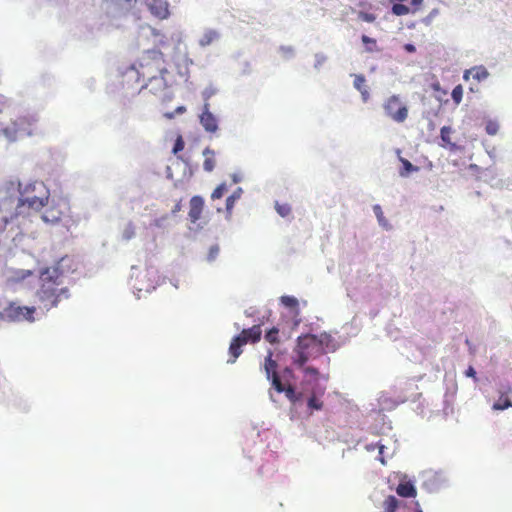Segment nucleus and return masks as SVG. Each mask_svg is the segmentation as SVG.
<instances>
[{
  "mask_svg": "<svg viewBox=\"0 0 512 512\" xmlns=\"http://www.w3.org/2000/svg\"><path fill=\"white\" fill-rule=\"evenodd\" d=\"M167 117H168V118H172V117H173V114H167Z\"/></svg>",
  "mask_w": 512,
  "mask_h": 512,
  "instance_id": "52",
  "label": "nucleus"
},
{
  "mask_svg": "<svg viewBox=\"0 0 512 512\" xmlns=\"http://www.w3.org/2000/svg\"><path fill=\"white\" fill-rule=\"evenodd\" d=\"M278 335H279V329L276 327H273L269 331L266 332L264 338L270 344H278L280 342Z\"/></svg>",
  "mask_w": 512,
  "mask_h": 512,
  "instance_id": "27",
  "label": "nucleus"
},
{
  "mask_svg": "<svg viewBox=\"0 0 512 512\" xmlns=\"http://www.w3.org/2000/svg\"><path fill=\"white\" fill-rule=\"evenodd\" d=\"M218 37L217 32L209 30L201 37L199 43L201 46L210 45Z\"/></svg>",
  "mask_w": 512,
  "mask_h": 512,
  "instance_id": "28",
  "label": "nucleus"
},
{
  "mask_svg": "<svg viewBox=\"0 0 512 512\" xmlns=\"http://www.w3.org/2000/svg\"><path fill=\"white\" fill-rule=\"evenodd\" d=\"M353 84H354V87L360 92L363 101L367 102L370 97V93H369L368 87L366 85L365 76L362 74L354 75V83Z\"/></svg>",
  "mask_w": 512,
  "mask_h": 512,
  "instance_id": "19",
  "label": "nucleus"
},
{
  "mask_svg": "<svg viewBox=\"0 0 512 512\" xmlns=\"http://www.w3.org/2000/svg\"><path fill=\"white\" fill-rule=\"evenodd\" d=\"M416 512H422V511H421V510H419V511H416Z\"/></svg>",
  "mask_w": 512,
  "mask_h": 512,
  "instance_id": "54",
  "label": "nucleus"
},
{
  "mask_svg": "<svg viewBox=\"0 0 512 512\" xmlns=\"http://www.w3.org/2000/svg\"><path fill=\"white\" fill-rule=\"evenodd\" d=\"M410 9L408 6L397 3L392 6V13L397 16H403L409 14Z\"/></svg>",
  "mask_w": 512,
  "mask_h": 512,
  "instance_id": "30",
  "label": "nucleus"
},
{
  "mask_svg": "<svg viewBox=\"0 0 512 512\" xmlns=\"http://www.w3.org/2000/svg\"><path fill=\"white\" fill-rule=\"evenodd\" d=\"M263 368H264L267 379L271 380L272 386L275 388V390L279 393L284 392L285 396L291 402L295 403L298 400V396L295 392V389L293 386H291V385L285 386L281 382V379L277 372L278 364L273 359L272 350L268 351L267 356L265 357Z\"/></svg>",
  "mask_w": 512,
  "mask_h": 512,
  "instance_id": "7",
  "label": "nucleus"
},
{
  "mask_svg": "<svg viewBox=\"0 0 512 512\" xmlns=\"http://www.w3.org/2000/svg\"><path fill=\"white\" fill-rule=\"evenodd\" d=\"M305 375L311 376L314 379H316L319 376V371L317 368L311 367V366H305L301 368Z\"/></svg>",
  "mask_w": 512,
  "mask_h": 512,
  "instance_id": "41",
  "label": "nucleus"
},
{
  "mask_svg": "<svg viewBox=\"0 0 512 512\" xmlns=\"http://www.w3.org/2000/svg\"><path fill=\"white\" fill-rule=\"evenodd\" d=\"M262 330L260 325H254L251 328L243 329L241 333L235 336L229 346V353L232 359L229 362L234 363L236 359L242 354V346L248 342L256 343L260 341Z\"/></svg>",
  "mask_w": 512,
  "mask_h": 512,
  "instance_id": "8",
  "label": "nucleus"
},
{
  "mask_svg": "<svg viewBox=\"0 0 512 512\" xmlns=\"http://www.w3.org/2000/svg\"><path fill=\"white\" fill-rule=\"evenodd\" d=\"M31 275H32V272L30 270H26V271L22 270V271L17 273L16 279L17 280H23V279H25V278H27V277H29Z\"/></svg>",
  "mask_w": 512,
  "mask_h": 512,
  "instance_id": "43",
  "label": "nucleus"
},
{
  "mask_svg": "<svg viewBox=\"0 0 512 512\" xmlns=\"http://www.w3.org/2000/svg\"><path fill=\"white\" fill-rule=\"evenodd\" d=\"M275 209L278 212V214L282 217H286L291 213V207L286 203L280 204L277 202L275 205Z\"/></svg>",
  "mask_w": 512,
  "mask_h": 512,
  "instance_id": "35",
  "label": "nucleus"
},
{
  "mask_svg": "<svg viewBox=\"0 0 512 512\" xmlns=\"http://www.w3.org/2000/svg\"><path fill=\"white\" fill-rule=\"evenodd\" d=\"M227 192V185L226 183H221L218 185L211 194V199L216 200L223 197V195Z\"/></svg>",
  "mask_w": 512,
  "mask_h": 512,
  "instance_id": "31",
  "label": "nucleus"
},
{
  "mask_svg": "<svg viewBox=\"0 0 512 512\" xmlns=\"http://www.w3.org/2000/svg\"><path fill=\"white\" fill-rule=\"evenodd\" d=\"M167 219H168V215H165V216H163L162 218H159V219H155L154 222H153V225L156 226V227H161L162 226V222L166 221Z\"/></svg>",
  "mask_w": 512,
  "mask_h": 512,
  "instance_id": "45",
  "label": "nucleus"
},
{
  "mask_svg": "<svg viewBox=\"0 0 512 512\" xmlns=\"http://www.w3.org/2000/svg\"><path fill=\"white\" fill-rule=\"evenodd\" d=\"M200 123L209 133H215L218 130V121L216 117L210 112V104L205 103L203 111L200 115Z\"/></svg>",
  "mask_w": 512,
  "mask_h": 512,
  "instance_id": "13",
  "label": "nucleus"
},
{
  "mask_svg": "<svg viewBox=\"0 0 512 512\" xmlns=\"http://www.w3.org/2000/svg\"><path fill=\"white\" fill-rule=\"evenodd\" d=\"M469 75H471L477 81H482L488 77L489 73L485 67L477 66L466 70L463 78L467 80Z\"/></svg>",
  "mask_w": 512,
  "mask_h": 512,
  "instance_id": "21",
  "label": "nucleus"
},
{
  "mask_svg": "<svg viewBox=\"0 0 512 512\" xmlns=\"http://www.w3.org/2000/svg\"><path fill=\"white\" fill-rule=\"evenodd\" d=\"M432 88H433L434 90H438V89H439V84H435V83H434V84H432Z\"/></svg>",
  "mask_w": 512,
  "mask_h": 512,
  "instance_id": "50",
  "label": "nucleus"
},
{
  "mask_svg": "<svg viewBox=\"0 0 512 512\" xmlns=\"http://www.w3.org/2000/svg\"><path fill=\"white\" fill-rule=\"evenodd\" d=\"M38 119L34 115H20L7 99L0 100V136L9 140L30 136L37 130Z\"/></svg>",
  "mask_w": 512,
  "mask_h": 512,
  "instance_id": "2",
  "label": "nucleus"
},
{
  "mask_svg": "<svg viewBox=\"0 0 512 512\" xmlns=\"http://www.w3.org/2000/svg\"><path fill=\"white\" fill-rule=\"evenodd\" d=\"M405 50L412 53V52H415V46L413 44H406L404 46Z\"/></svg>",
  "mask_w": 512,
  "mask_h": 512,
  "instance_id": "47",
  "label": "nucleus"
},
{
  "mask_svg": "<svg viewBox=\"0 0 512 512\" xmlns=\"http://www.w3.org/2000/svg\"><path fill=\"white\" fill-rule=\"evenodd\" d=\"M321 354L316 335L306 334L299 336L293 349V364L298 368H302L310 359Z\"/></svg>",
  "mask_w": 512,
  "mask_h": 512,
  "instance_id": "6",
  "label": "nucleus"
},
{
  "mask_svg": "<svg viewBox=\"0 0 512 512\" xmlns=\"http://www.w3.org/2000/svg\"><path fill=\"white\" fill-rule=\"evenodd\" d=\"M453 130L450 126H443L440 130V138L443 142V147H449L451 151H456L459 149V147L451 141V134Z\"/></svg>",
  "mask_w": 512,
  "mask_h": 512,
  "instance_id": "20",
  "label": "nucleus"
},
{
  "mask_svg": "<svg viewBox=\"0 0 512 512\" xmlns=\"http://www.w3.org/2000/svg\"><path fill=\"white\" fill-rule=\"evenodd\" d=\"M125 240H130L135 236V227L133 224L129 223L123 230L122 234Z\"/></svg>",
  "mask_w": 512,
  "mask_h": 512,
  "instance_id": "38",
  "label": "nucleus"
},
{
  "mask_svg": "<svg viewBox=\"0 0 512 512\" xmlns=\"http://www.w3.org/2000/svg\"><path fill=\"white\" fill-rule=\"evenodd\" d=\"M149 10L158 19L164 20L170 16L167 0H150Z\"/></svg>",
  "mask_w": 512,
  "mask_h": 512,
  "instance_id": "15",
  "label": "nucleus"
},
{
  "mask_svg": "<svg viewBox=\"0 0 512 512\" xmlns=\"http://www.w3.org/2000/svg\"><path fill=\"white\" fill-rule=\"evenodd\" d=\"M465 375L467 377L473 378L474 380H477L476 371H475V369L472 366L468 367V369L465 371Z\"/></svg>",
  "mask_w": 512,
  "mask_h": 512,
  "instance_id": "44",
  "label": "nucleus"
},
{
  "mask_svg": "<svg viewBox=\"0 0 512 512\" xmlns=\"http://www.w3.org/2000/svg\"><path fill=\"white\" fill-rule=\"evenodd\" d=\"M400 162L402 163V169H400L399 174L402 177H407L410 173L416 172L419 170L417 166H414L410 161L405 158H400Z\"/></svg>",
  "mask_w": 512,
  "mask_h": 512,
  "instance_id": "22",
  "label": "nucleus"
},
{
  "mask_svg": "<svg viewBox=\"0 0 512 512\" xmlns=\"http://www.w3.org/2000/svg\"><path fill=\"white\" fill-rule=\"evenodd\" d=\"M18 190L19 187L14 181L0 184V236L21 214L17 206Z\"/></svg>",
  "mask_w": 512,
  "mask_h": 512,
  "instance_id": "4",
  "label": "nucleus"
},
{
  "mask_svg": "<svg viewBox=\"0 0 512 512\" xmlns=\"http://www.w3.org/2000/svg\"><path fill=\"white\" fill-rule=\"evenodd\" d=\"M396 493L403 498H414L417 490L411 481H401L396 487Z\"/></svg>",
  "mask_w": 512,
  "mask_h": 512,
  "instance_id": "17",
  "label": "nucleus"
},
{
  "mask_svg": "<svg viewBox=\"0 0 512 512\" xmlns=\"http://www.w3.org/2000/svg\"><path fill=\"white\" fill-rule=\"evenodd\" d=\"M204 199L201 196H193L189 201V220L192 223H196L198 220L201 219L202 213L204 210Z\"/></svg>",
  "mask_w": 512,
  "mask_h": 512,
  "instance_id": "14",
  "label": "nucleus"
},
{
  "mask_svg": "<svg viewBox=\"0 0 512 512\" xmlns=\"http://www.w3.org/2000/svg\"><path fill=\"white\" fill-rule=\"evenodd\" d=\"M19 187L17 194V206L22 208L27 205L29 208L39 210L45 206L49 198V192L43 182L35 181L22 187L20 182H15Z\"/></svg>",
  "mask_w": 512,
  "mask_h": 512,
  "instance_id": "5",
  "label": "nucleus"
},
{
  "mask_svg": "<svg viewBox=\"0 0 512 512\" xmlns=\"http://www.w3.org/2000/svg\"><path fill=\"white\" fill-rule=\"evenodd\" d=\"M383 109L386 116L396 123H403L408 118V107L402 102L399 95L388 97L383 103Z\"/></svg>",
  "mask_w": 512,
  "mask_h": 512,
  "instance_id": "9",
  "label": "nucleus"
},
{
  "mask_svg": "<svg viewBox=\"0 0 512 512\" xmlns=\"http://www.w3.org/2000/svg\"><path fill=\"white\" fill-rule=\"evenodd\" d=\"M204 161H203V169L206 172H212L216 167V152L210 147H206L203 152Z\"/></svg>",
  "mask_w": 512,
  "mask_h": 512,
  "instance_id": "18",
  "label": "nucleus"
},
{
  "mask_svg": "<svg viewBox=\"0 0 512 512\" xmlns=\"http://www.w3.org/2000/svg\"><path fill=\"white\" fill-rule=\"evenodd\" d=\"M181 209V204L180 203H177L174 207V209L172 210L173 213H176L178 211H180Z\"/></svg>",
  "mask_w": 512,
  "mask_h": 512,
  "instance_id": "49",
  "label": "nucleus"
},
{
  "mask_svg": "<svg viewBox=\"0 0 512 512\" xmlns=\"http://www.w3.org/2000/svg\"><path fill=\"white\" fill-rule=\"evenodd\" d=\"M512 392V388L508 385L499 391V398L494 402L492 409L502 411L512 407V402L508 395Z\"/></svg>",
  "mask_w": 512,
  "mask_h": 512,
  "instance_id": "16",
  "label": "nucleus"
},
{
  "mask_svg": "<svg viewBox=\"0 0 512 512\" xmlns=\"http://www.w3.org/2000/svg\"><path fill=\"white\" fill-rule=\"evenodd\" d=\"M41 307L47 311L56 308L59 303L70 297L69 289L63 286V281L51 274L40 272V287L36 292Z\"/></svg>",
  "mask_w": 512,
  "mask_h": 512,
  "instance_id": "3",
  "label": "nucleus"
},
{
  "mask_svg": "<svg viewBox=\"0 0 512 512\" xmlns=\"http://www.w3.org/2000/svg\"><path fill=\"white\" fill-rule=\"evenodd\" d=\"M452 99L456 105L460 104L463 97V88L461 85L454 87L451 93Z\"/></svg>",
  "mask_w": 512,
  "mask_h": 512,
  "instance_id": "33",
  "label": "nucleus"
},
{
  "mask_svg": "<svg viewBox=\"0 0 512 512\" xmlns=\"http://www.w3.org/2000/svg\"><path fill=\"white\" fill-rule=\"evenodd\" d=\"M317 338L319 343V350L321 353H323V346H328V344L332 341V337L327 333H322L317 336Z\"/></svg>",
  "mask_w": 512,
  "mask_h": 512,
  "instance_id": "34",
  "label": "nucleus"
},
{
  "mask_svg": "<svg viewBox=\"0 0 512 512\" xmlns=\"http://www.w3.org/2000/svg\"><path fill=\"white\" fill-rule=\"evenodd\" d=\"M307 405L311 410H321L323 407V402L319 400L315 395H312L308 399Z\"/></svg>",
  "mask_w": 512,
  "mask_h": 512,
  "instance_id": "32",
  "label": "nucleus"
},
{
  "mask_svg": "<svg viewBox=\"0 0 512 512\" xmlns=\"http://www.w3.org/2000/svg\"><path fill=\"white\" fill-rule=\"evenodd\" d=\"M373 211L377 217V220L379 222V224L381 226H383L384 228H388L389 227V224H388V221L386 220V218L384 217V214H383V211H382V208L380 205H374L373 206Z\"/></svg>",
  "mask_w": 512,
  "mask_h": 512,
  "instance_id": "29",
  "label": "nucleus"
},
{
  "mask_svg": "<svg viewBox=\"0 0 512 512\" xmlns=\"http://www.w3.org/2000/svg\"><path fill=\"white\" fill-rule=\"evenodd\" d=\"M498 124L494 121H489L487 124H486V127H485V130L487 132V134L489 135H495L497 132H498Z\"/></svg>",
  "mask_w": 512,
  "mask_h": 512,
  "instance_id": "42",
  "label": "nucleus"
},
{
  "mask_svg": "<svg viewBox=\"0 0 512 512\" xmlns=\"http://www.w3.org/2000/svg\"><path fill=\"white\" fill-rule=\"evenodd\" d=\"M184 146L185 142L183 140V137L181 135H178L172 149L173 154H178L180 151L184 149Z\"/></svg>",
  "mask_w": 512,
  "mask_h": 512,
  "instance_id": "37",
  "label": "nucleus"
},
{
  "mask_svg": "<svg viewBox=\"0 0 512 512\" xmlns=\"http://www.w3.org/2000/svg\"><path fill=\"white\" fill-rule=\"evenodd\" d=\"M167 73L166 60L159 50H147L134 64L122 74V84L128 87L132 83L139 85L140 89L146 88L149 83L155 82L157 90H164L167 86L164 75Z\"/></svg>",
  "mask_w": 512,
  "mask_h": 512,
  "instance_id": "1",
  "label": "nucleus"
},
{
  "mask_svg": "<svg viewBox=\"0 0 512 512\" xmlns=\"http://www.w3.org/2000/svg\"><path fill=\"white\" fill-rule=\"evenodd\" d=\"M242 189L237 188L227 199H226V211L230 215L234 208L235 202L241 197Z\"/></svg>",
  "mask_w": 512,
  "mask_h": 512,
  "instance_id": "24",
  "label": "nucleus"
},
{
  "mask_svg": "<svg viewBox=\"0 0 512 512\" xmlns=\"http://www.w3.org/2000/svg\"><path fill=\"white\" fill-rule=\"evenodd\" d=\"M360 20L368 23H372L376 20V15L373 13L360 11L358 14Z\"/></svg>",
  "mask_w": 512,
  "mask_h": 512,
  "instance_id": "39",
  "label": "nucleus"
},
{
  "mask_svg": "<svg viewBox=\"0 0 512 512\" xmlns=\"http://www.w3.org/2000/svg\"><path fill=\"white\" fill-rule=\"evenodd\" d=\"M424 0H411V4L418 9L422 4Z\"/></svg>",
  "mask_w": 512,
  "mask_h": 512,
  "instance_id": "46",
  "label": "nucleus"
},
{
  "mask_svg": "<svg viewBox=\"0 0 512 512\" xmlns=\"http://www.w3.org/2000/svg\"><path fill=\"white\" fill-rule=\"evenodd\" d=\"M219 252H220V248L218 245H212L209 249V252H208V255H207V260L209 262L211 261H214L217 256L219 255Z\"/></svg>",
  "mask_w": 512,
  "mask_h": 512,
  "instance_id": "40",
  "label": "nucleus"
},
{
  "mask_svg": "<svg viewBox=\"0 0 512 512\" xmlns=\"http://www.w3.org/2000/svg\"><path fill=\"white\" fill-rule=\"evenodd\" d=\"M380 461H381L382 464H385V461H384L383 458H380Z\"/></svg>",
  "mask_w": 512,
  "mask_h": 512,
  "instance_id": "53",
  "label": "nucleus"
},
{
  "mask_svg": "<svg viewBox=\"0 0 512 512\" xmlns=\"http://www.w3.org/2000/svg\"><path fill=\"white\" fill-rule=\"evenodd\" d=\"M383 448H384V446H383V445H381V446H380V449H379V453H380V454L382 453Z\"/></svg>",
  "mask_w": 512,
  "mask_h": 512,
  "instance_id": "51",
  "label": "nucleus"
},
{
  "mask_svg": "<svg viewBox=\"0 0 512 512\" xmlns=\"http://www.w3.org/2000/svg\"><path fill=\"white\" fill-rule=\"evenodd\" d=\"M10 306V322H34V314L36 308L34 306H22L14 301H9Z\"/></svg>",
  "mask_w": 512,
  "mask_h": 512,
  "instance_id": "12",
  "label": "nucleus"
},
{
  "mask_svg": "<svg viewBox=\"0 0 512 512\" xmlns=\"http://www.w3.org/2000/svg\"><path fill=\"white\" fill-rule=\"evenodd\" d=\"M70 205L63 198L53 199L50 205L42 214V219L46 223L56 224L69 217Z\"/></svg>",
  "mask_w": 512,
  "mask_h": 512,
  "instance_id": "10",
  "label": "nucleus"
},
{
  "mask_svg": "<svg viewBox=\"0 0 512 512\" xmlns=\"http://www.w3.org/2000/svg\"><path fill=\"white\" fill-rule=\"evenodd\" d=\"M399 506L398 499L393 496L389 495L384 501H383V508L385 512H396L397 508Z\"/></svg>",
  "mask_w": 512,
  "mask_h": 512,
  "instance_id": "23",
  "label": "nucleus"
},
{
  "mask_svg": "<svg viewBox=\"0 0 512 512\" xmlns=\"http://www.w3.org/2000/svg\"><path fill=\"white\" fill-rule=\"evenodd\" d=\"M281 303L289 308H296L298 306V300L293 296H282Z\"/></svg>",
  "mask_w": 512,
  "mask_h": 512,
  "instance_id": "36",
  "label": "nucleus"
},
{
  "mask_svg": "<svg viewBox=\"0 0 512 512\" xmlns=\"http://www.w3.org/2000/svg\"><path fill=\"white\" fill-rule=\"evenodd\" d=\"M186 111V108L184 106H179L176 108L175 113L182 114Z\"/></svg>",
  "mask_w": 512,
  "mask_h": 512,
  "instance_id": "48",
  "label": "nucleus"
},
{
  "mask_svg": "<svg viewBox=\"0 0 512 512\" xmlns=\"http://www.w3.org/2000/svg\"><path fill=\"white\" fill-rule=\"evenodd\" d=\"M10 314L9 301H3L0 299V325L3 322H10Z\"/></svg>",
  "mask_w": 512,
  "mask_h": 512,
  "instance_id": "25",
  "label": "nucleus"
},
{
  "mask_svg": "<svg viewBox=\"0 0 512 512\" xmlns=\"http://www.w3.org/2000/svg\"><path fill=\"white\" fill-rule=\"evenodd\" d=\"M361 40L365 45L366 51L372 53L374 51H379L377 47V42L374 38H371L367 35H362Z\"/></svg>",
  "mask_w": 512,
  "mask_h": 512,
  "instance_id": "26",
  "label": "nucleus"
},
{
  "mask_svg": "<svg viewBox=\"0 0 512 512\" xmlns=\"http://www.w3.org/2000/svg\"><path fill=\"white\" fill-rule=\"evenodd\" d=\"M77 269V263L73 257L64 256L54 266L46 267L43 270L45 274H51L55 278L62 280L67 273L74 272Z\"/></svg>",
  "mask_w": 512,
  "mask_h": 512,
  "instance_id": "11",
  "label": "nucleus"
}]
</instances>
